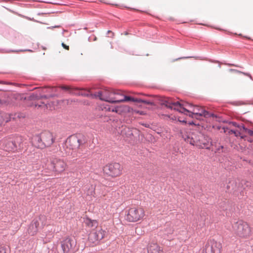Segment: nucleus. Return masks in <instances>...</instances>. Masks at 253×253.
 I'll use <instances>...</instances> for the list:
<instances>
[{
  "label": "nucleus",
  "instance_id": "f03ea898",
  "mask_svg": "<svg viewBox=\"0 0 253 253\" xmlns=\"http://www.w3.org/2000/svg\"><path fill=\"white\" fill-rule=\"evenodd\" d=\"M55 137L49 131H44L39 135L35 136L32 139V144L35 147L43 149L48 147L54 142Z\"/></svg>",
  "mask_w": 253,
  "mask_h": 253
},
{
  "label": "nucleus",
  "instance_id": "ddd939ff",
  "mask_svg": "<svg viewBox=\"0 0 253 253\" xmlns=\"http://www.w3.org/2000/svg\"><path fill=\"white\" fill-rule=\"evenodd\" d=\"M105 109H106V110L112 112H116L120 115L130 112L132 110V109L127 105L117 106L114 107H111L109 106H106V107H105Z\"/></svg>",
  "mask_w": 253,
  "mask_h": 253
},
{
  "label": "nucleus",
  "instance_id": "f3484780",
  "mask_svg": "<svg viewBox=\"0 0 253 253\" xmlns=\"http://www.w3.org/2000/svg\"><path fill=\"white\" fill-rule=\"evenodd\" d=\"M213 253H220L222 249V244L214 240L208 242Z\"/></svg>",
  "mask_w": 253,
  "mask_h": 253
},
{
  "label": "nucleus",
  "instance_id": "bb28decb",
  "mask_svg": "<svg viewBox=\"0 0 253 253\" xmlns=\"http://www.w3.org/2000/svg\"><path fill=\"white\" fill-rule=\"evenodd\" d=\"M107 34H108V35H109L110 34L111 35H110L111 37H113L114 36V33L113 32H112V31H111L110 30L108 31Z\"/></svg>",
  "mask_w": 253,
  "mask_h": 253
},
{
  "label": "nucleus",
  "instance_id": "4be33fe9",
  "mask_svg": "<svg viewBox=\"0 0 253 253\" xmlns=\"http://www.w3.org/2000/svg\"><path fill=\"white\" fill-rule=\"evenodd\" d=\"M228 133L234 134L236 136H240L241 137L240 132L238 131V130H236V129H231L228 131Z\"/></svg>",
  "mask_w": 253,
  "mask_h": 253
},
{
  "label": "nucleus",
  "instance_id": "b1692460",
  "mask_svg": "<svg viewBox=\"0 0 253 253\" xmlns=\"http://www.w3.org/2000/svg\"><path fill=\"white\" fill-rule=\"evenodd\" d=\"M60 87L61 89L66 90H69L71 89L70 86H67V85H61L60 86Z\"/></svg>",
  "mask_w": 253,
  "mask_h": 253
},
{
  "label": "nucleus",
  "instance_id": "2f4dec72",
  "mask_svg": "<svg viewBox=\"0 0 253 253\" xmlns=\"http://www.w3.org/2000/svg\"><path fill=\"white\" fill-rule=\"evenodd\" d=\"M38 106H39V107H41V106H42V105H38Z\"/></svg>",
  "mask_w": 253,
  "mask_h": 253
},
{
  "label": "nucleus",
  "instance_id": "6e6552de",
  "mask_svg": "<svg viewBox=\"0 0 253 253\" xmlns=\"http://www.w3.org/2000/svg\"><path fill=\"white\" fill-rule=\"evenodd\" d=\"M120 94L119 91H115L113 89H105L98 92L97 96L102 100L110 103H117V96Z\"/></svg>",
  "mask_w": 253,
  "mask_h": 253
},
{
  "label": "nucleus",
  "instance_id": "2eb2a0df",
  "mask_svg": "<svg viewBox=\"0 0 253 253\" xmlns=\"http://www.w3.org/2000/svg\"><path fill=\"white\" fill-rule=\"evenodd\" d=\"M39 226L40 222L39 220L37 219L33 220L28 227V234L31 236L36 235L38 232Z\"/></svg>",
  "mask_w": 253,
  "mask_h": 253
},
{
  "label": "nucleus",
  "instance_id": "a211bd4d",
  "mask_svg": "<svg viewBox=\"0 0 253 253\" xmlns=\"http://www.w3.org/2000/svg\"><path fill=\"white\" fill-rule=\"evenodd\" d=\"M128 101H131L136 102H145L144 101H142L141 99H138L127 96H125L122 98H120L117 97V103Z\"/></svg>",
  "mask_w": 253,
  "mask_h": 253
},
{
  "label": "nucleus",
  "instance_id": "f257e3e1",
  "mask_svg": "<svg viewBox=\"0 0 253 253\" xmlns=\"http://www.w3.org/2000/svg\"><path fill=\"white\" fill-rule=\"evenodd\" d=\"M84 223L88 228L96 227V229L92 230L88 235V241L90 246H94L99 244L100 240L103 239L106 232L101 227H97L98 222L96 220L91 219L88 217L84 218Z\"/></svg>",
  "mask_w": 253,
  "mask_h": 253
},
{
  "label": "nucleus",
  "instance_id": "a878e982",
  "mask_svg": "<svg viewBox=\"0 0 253 253\" xmlns=\"http://www.w3.org/2000/svg\"><path fill=\"white\" fill-rule=\"evenodd\" d=\"M3 121V118L2 114H0V126L1 125L2 122Z\"/></svg>",
  "mask_w": 253,
  "mask_h": 253
},
{
  "label": "nucleus",
  "instance_id": "1a4fd4ad",
  "mask_svg": "<svg viewBox=\"0 0 253 253\" xmlns=\"http://www.w3.org/2000/svg\"><path fill=\"white\" fill-rule=\"evenodd\" d=\"M181 136L185 141L189 143L192 145L197 146L198 142L199 139V135L201 132L197 130L185 131L183 130L181 132Z\"/></svg>",
  "mask_w": 253,
  "mask_h": 253
},
{
  "label": "nucleus",
  "instance_id": "7ed1b4c3",
  "mask_svg": "<svg viewBox=\"0 0 253 253\" xmlns=\"http://www.w3.org/2000/svg\"><path fill=\"white\" fill-rule=\"evenodd\" d=\"M234 233L240 239L249 238L252 234V228L248 223L239 220L232 225Z\"/></svg>",
  "mask_w": 253,
  "mask_h": 253
},
{
  "label": "nucleus",
  "instance_id": "c85d7f7f",
  "mask_svg": "<svg viewBox=\"0 0 253 253\" xmlns=\"http://www.w3.org/2000/svg\"><path fill=\"white\" fill-rule=\"evenodd\" d=\"M142 101H143V100H142ZM145 102H144V103H146V104H150L151 103L149 102H148L147 101H145V100H144Z\"/></svg>",
  "mask_w": 253,
  "mask_h": 253
},
{
  "label": "nucleus",
  "instance_id": "f8f14e48",
  "mask_svg": "<svg viewBox=\"0 0 253 253\" xmlns=\"http://www.w3.org/2000/svg\"><path fill=\"white\" fill-rule=\"evenodd\" d=\"M162 104L169 108L175 110L181 113H184L182 111V104L180 103L179 102H173L172 100L170 98L164 99Z\"/></svg>",
  "mask_w": 253,
  "mask_h": 253
},
{
  "label": "nucleus",
  "instance_id": "39448f33",
  "mask_svg": "<svg viewBox=\"0 0 253 253\" xmlns=\"http://www.w3.org/2000/svg\"><path fill=\"white\" fill-rule=\"evenodd\" d=\"M145 215L143 208L139 207L129 208L125 215V219L129 222H135L141 220Z\"/></svg>",
  "mask_w": 253,
  "mask_h": 253
},
{
  "label": "nucleus",
  "instance_id": "9b49d317",
  "mask_svg": "<svg viewBox=\"0 0 253 253\" xmlns=\"http://www.w3.org/2000/svg\"><path fill=\"white\" fill-rule=\"evenodd\" d=\"M75 246V241L70 238H66L61 243V248L63 253H72Z\"/></svg>",
  "mask_w": 253,
  "mask_h": 253
},
{
  "label": "nucleus",
  "instance_id": "9d476101",
  "mask_svg": "<svg viewBox=\"0 0 253 253\" xmlns=\"http://www.w3.org/2000/svg\"><path fill=\"white\" fill-rule=\"evenodd\" d=\"M50 164L53 171L58 174L63 172L67 168V163L63 159L57 157L52 158Z\"/></svg>",
  "mask_w": 253,
  "mask_h": 253
},
{
  "label": "nucleus",
  "instance_id": "412c9836",
  "mask_svg": "<svg viewBox=\"0 0 253 253\" xmlns=\"http://www.w3.org/2000/svg\"><path fill=\"white\" fill-rule=\"evenodd\" d=\"M202 253H213L212 249H211L208 242L206 244L204 248L203 249Z\"/></svg>",
  "mask_w": 253,
  "mask_h": 253
},
{
  "label": "nucleus",
  "instance_id": "dca6fc26",
  "mask_svg": "<svg viewBox=\"0 0 253 253\" xmlns=\"http://www.w3.org/2000/svg\"><path fill=\"white\" fill-rule=\"evenodd\" d=\"M148 253H164L163 248L156 243H150L147 246Z\"/></svg>",
  "mask_w": 253,
  "mask_h": 253
},
{
  "label": "nucleus",
  "instance_id": "20e7f679",
  "mask_svg": "<svg viewBox=\"0 0 253 253\" xmlns=\"http://www.w3.org/2000/svg\"><path fill=\"white\" fill-rule=\"evenodd\" d=\"M182 111L184 114L188 113V116L192 118L199 119L200 117L204 116L207 117L210 116L214 117L213 114H209V112L206 111L203 108L198 106H193L191 103L185 102L182 103Z\"/></svg>",
  "mask_w": 253,
  "mask_h": 253
},
{
  "label": "nucleus",
  "instance_id": "6ab92c4d",
  "mask_svg": "<svg viewBox=\"0 0 253 253\" xmlns=\"http://www.w3.org/2000/svg\"><path fill=\"white\" fill-rule=\"evenodd\" d=\"M232 125L235 127L236 130H238L240 132L241 138H243L244 137V133L246 130V128L243 125H239L236 123H232Z\"/></svg>",
  "mask_w": 253,
  "mask_h": 253
},
{
  "label": "nucleus",
  "instance_id": "7c9ffc66",
  "mask_svg": "<svg viewBox=\"0 0 253 253\" xmlns=\"http://www.w3.org/2000/svg\"><path fill=\"white\" fill-rule=\"evenodd\" d=\"M17 117H19V118H20V117L19 116V114L17 115Z\"/></svg>",
  "mask_w": 253,
  "mask_h": 253
},
{
  "label": "nucleus",
  "instance_id": "aec40b11",
  "mask_svg": "<svg viewBox=\"0 0 253 253\" xmlns=\"http://www.w3.org/2000/svg\"><path fill=\"white\" fill-rule=\"evenodd\" d=\"M6 150L8 151H15L17 146L15 143L12 141L8 142L5 145Z\"/></svg>",
  "mask_w": 253,
  "mask_h": 253
},
{
  "label": "nucleus",
  "instance_id": "423d86ee",
  "mask_svg": "<svg viewBox=\"0 0 253 253\" xmlns=\"http://www.w3.org/2000/svg\"><path fill=\"white\" fill-rule=\"evenodd\" d=\"M82 140L76 135L68 137L63 144L64 151L67 154H72V152L78 150L82 144Z\"/></svg>",
  "mask_w": 253,
  "mask_h": 253
},
{
  "label": "nucleus",
  "instance_id": "c756f323",
  "mask_svg": "<svg viewBox=\"0 0 253 253\" xmlns=\"http://www.w3.org/2000/svg\"><path fill=\"white\" fill-rule=\"evenodd\" d=\"M47 97L46 95H43L41 97V98H46Z\"/></svg>",
  "mask_w": 253,
  "mask_h": 253
},
{
  "label": "nucleus",
  "instance_id": "393cba45",
  "mask_svg": "<svg viewBox=\"0 0 253 253\" xmlns=\"http://www.w3.org/2000/svg\"><path fill=\"white\" fill-rule=\"evenodd\" d=\"M62 46L64 48H65L66 50H68L69 49V46L68 45H66L64 43H62Z\"/></svg>",
  "mask_w": 253,
  "mask_h": 253
},
{
  "label": "nucleus",
  "instance_id": "cd10ccee",
  "mask_svg": "<svg viewBox=\"0 0 253 253\" xmlns=\"http://www.w3.org/2000/svg\"><path fill=\"white\" fill-rule=\"evenodd\" d=\"M0 253H5L4 250L3 249H0Z\"/></svg>",
  "mask_w": 253,
  "mask_h": 253
},
{
  "label": "nucleus",
  "instance_id": "5701e85b",
  "mask_svg": "<svg viewBox=\"0 0 253 253\" xmlns=\"http://www.w3.org/2000/svg\"><path fill=\"white\" fill-rule=\"evenodd\" d=\"M245 133H247L251 136H253V130L248 129L246 128V130L245 131Z\"/></svg>",
  "mask_w": 253,
  "mask_h": 253
},
{
  "label": "nucleus",
  "instance_id": "0eeeda50",
  "mask_svg": "<svg viewBox=\"0 0 253 253\" xmlns=\"http://www.w3.org/2000/svg\"><path fill=\"white\" fill-rule=\"evenodd\" d=\"M122 167L118 163L106 165L103 169L104 174L112 178L120 176L122 173Z\"/></svg>",
  "mask_w": 253,
  "mask_h": 253
},
{
  "label": "nucleus",
  "instance_id": "4468645a",
  "mask_svg": "<svg viewBox=\"0 0 253 253\" xmlns=\"http://www.w3.org/2000/svg\"><path fill=\"white\" fill-rule=\"evenodd\" d=\"M197 147L201 148H209L211 144V139L201 132Z\"/></svg>",
  "mask_w": 253,
  "mask_h": 253
}]
</instances>
